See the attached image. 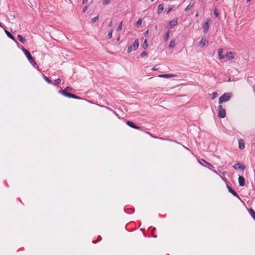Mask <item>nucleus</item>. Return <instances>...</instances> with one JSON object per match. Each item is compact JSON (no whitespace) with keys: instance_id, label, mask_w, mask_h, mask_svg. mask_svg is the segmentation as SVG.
<instances>
[{"instance_id":"5","label":"nucleus","mask_w":255,"mask_h":255,"mask_svg":"<svg viewBox=\"0 0 255 255\" xmlns=\"http://www.w3.org/2000/svg\"><path fill=\"white\" fill-rule=\"evenodd\" d=\"M233 167L236 170L240 169L242 171H244L246 168V166L243 163L238 162L234 164Z\"/></svg>"},{"instance_id":"41","label":"nucleus","mask_w":255,"mask_h":255,"mask_svg":"<svg viewBox=\"0 0 255 255\" xmlns=\"http://www.w3.org/2000/svg\"><path fill=\"white\" fill-rule=\"evenodd\" d=\"M87 6H86L85 7H84L83 11H85L87 10Z\"/></svg>"},{"instance_id":"14","label":"nucleus","mask_w":255,"mask_h":255,"mask_svg":"<svg viewBox=\"0 0 255 255\" xmlns=\"http://www.w3.org/2000/svg\"><path fill=\"white\" fill-rule=\"evenodd\" d=\"M227 188L228 189L229 192L232 193L234 196L237 197L238 198H239L238 194L237 193L233 190L230 186H227Z\"/></svg>"},{"instance_id":"7","label":"nucleus","mask_w":255,"mask_h":255,"mask_svg":"<svg viewBox=\"0 0 255 255\" xmlns=\"http://www.w3.org/2000/svg\"><path fill=\"white\" fill-rule=\"evenodd\" d=\"M177 20H171L167 25L166 28L168 29L172 28L174 26H175L177 24Z\"/></svg>"},{"instance_id":"36","label":"nucleus","mask_w":255,"mask_h":255,"mask_svg":"<svg viewBox=\"0 0 255 255\" xmlns=\"http://www.w3.org/2000/svg\"><path fill=\"white\" fill-rule=\"evenodd\" d=\"M202 160L205 162L206 163V164H207L208 165H209L210 166H211V167H213L212 165L210 163H209V162L206 161L204 159H202Z\"/></svg>"},{"instance_id":"40","label":"nucleus","mask_w":255,"mask_h":255,"mask_svg":"<svg viewBox=\"0 0 255 255\" xmlns=\"http://www.w3.org/2000/svg\"><path fill=\"white\" fill-rule=\"evenodd\" d=\"M112 25H113V22H112V21H111L110 22V23H109V25H109V26H112Z\"/></svg>"},{"instance_id":"17","label":"nucleus","mask_w":255,"mask_h":255,"mask_svg":"<svg viewBox=\"0 0 255 255\" xmlns=\"http://www.w3.org/2000/svg\"><path fill=\"white\" fill-rule=\"evenodd\" d=\"M208 42V41L206 40L204 38H202V39L199 42V45L201 47H203L205 46V44Z\"/></svg>"},{"instance_id":"39","label":"nucleus","mask_w":255,"mask_h":255,"mask_svg":"<svg viewBox=\"0 0 255 255\" xmlns=\"http://www.w3.org/2000/svg\"><path fill=\"white\" fill-rule=\"evenodd\" d=\"M158 69V68H156V66H155V67H153V68H152V71H156V70H157Z\"/></svg>"},{"instance_id":"52","label":"nucleus","mask_w":255,"mask_h":255,"mask_svg":"<svg viewBox=\"0 0 255 255\" xmlns=\"http://www.w3.org/2000/svg\"><path fill=\"white\" fill-rule=\"evenodd\" d=\"M195 16H198V13H196V15H195Z\"/></svg>"},{"instance_id":"49","label":"nucleus","mask_w":255,"mask_h":255,"mask_svg":"<svg viewBox=\"0 0 255 255\" xmlns=\"http://www.w3.org/2000/svg\"><path fill=\"white\" fill-rule=\"evenodd\" d=\"M152 237H154V238H156V236H154V235H153Z\"/></svg>"},{"instance_id":"9","label":"nucleus","mask_w":255,"mask_h":255,"mask_svg":"<svg viewBox=\"0 0 255 255\" xmlns=\"http://www.w3.org/2000/svg\"><path fill=\"white\" fill-rule=\"evenodd\" d=\"M59 92L65 97L73 98V94L66 92L65 90H60Z\"/></svg>"},{"instance_id":"6","label":"nucleus","mask_w":255,"mask_h":255,"mask_svg":"<svg viewBox=\"0 0 255 255\" xmlns=\"http://www.w3.org/2000/svg\"><path fill=\"white\" fill-rule=\"evenodd\" d=\"M210 21H211L210 19L209 18H207L206 19L205 22L204 23L203 26V32L204 33H206L207 32L208 29H209V23H210Z\"/></svg>"},{"instance_id":"16","label":"nucleus","mask_w":255,"mask_h":255,"mask_svg":"<svg viewBox=\"0 0 255 255\" xmlns=\"http://www.w3.org/2000/svg\"><path fill=\"white\" fill-rule=\"evenodd\" d=\"M164 9V5L163 4H160L158 5L157 8V13L158 14H160Z\"/></svg>"},{"instance_id":"23","label":"nucleus","mask_w":255,"mask_h":255,"mask_svg":"<svg viewBox=\"0 0 255 255\" xmlns=\"http://www.w3.org/2000/svg\"><path fill=\"white\" fill-rule=\"evenodd\" d=\"M175 46V40H171L170 42L169 45V47L170 48H172Z\"/></svg>"},{"instance_id":"34","label":"nucleus","mask_w":255,"mask_h":255,"mask_svg":"<svg viewBox=\"0 0 255 255\" xmlns=\"http://www.w3.org/2000/svg\"><path fill=\"white\" fill-rule=\"evenodd\" d=\"M111 0H103V4H107L110 2Z\"/></svg>"},{"instance_id":"2","label":"nucleus","mask_w":255,"mask_h":255,"mask_svg":"<svg viewBox=\"0 0 255 255\" xmlns=\"http://www.w3.org/2000/svg\"><path fill=\"white\" fill-rule=\"evenodd\" d=\"M22 51L23 53H24L25 55L27 57V59L29 60V61L30 62L31 64H36V63L34 59H33L30 52L27 50V49H25L24 48H22Z\"/></svg>"},{"instance_id":"32","label":"nucleus","mask_w":255,"mask_h":255,"mask_svg":"<svg viewBox=\"0 0 255 255\" xmlns=\"http://www.w3.org/2000/svg\"><path fill=\"white\" fill-rule=\"evenodd\" d=\"M146 56H147V54L146 51H143L140 54V57L141 58H143Z\"/></svg>"},{"instance_id":"44","label":"nucleus","mask_w":255,"mask_h":255,"mask_svg":"<svg viewBox=\"0 0 255 255\" xmlns=\"http://www.w3.org/2000/svg\"><path fill=\"white\" fill-rule=\"evenodd\" d=\"M117 40H118V41H119V40H120V36H119L117 37Z\"/></svg>"},{"instance_id":"21","label":"nucleus","mask_w":255,"mask_h":255,"mask_svg":"<svg viewBox=\"0 0 255 255\" xmlns=\"http://www.w3.org/2000/svg\"><path fill=\"white\" fill-rule=\"evenodd\" d=\"M5 32L9 38H10L12 40H15L14 36L8 31L5 30Z\"/></svg>"},{"instance_id":"46","label":"nucleus","mask_w":255,"mask_h":255,"mask_svg":"<svg viewBox=\"0 0 255 255\" xmlns=\"http://www.w3.org/2000/svg\"><path fill=\"white\" fill-rule=\"evenodd\" d=\"M0 27H3V26H2V24H1V23L0 22Z\"/></svg>"},{"instance_id":"13","label":"nucleus","mask_w":255,"mask_h":255,"mask_svg":"<svg viewBox=\"0 0 255 255\" xmlns=\"http://www.w3.org/2000/svg\"><path fill=\"white\" fill-rule=\"evenodd\" d=\"M127 124L130 127L135 128V129H139L140 128L137 126H136L133 122L130 121H127Z\"/></svg>"},{"instance_id":"1","label":"nucleus","mask_w":255,"mask_h":255,"mask_svg":"<svg viewBox=\"0 0 255 255\" xmlns=\"http://www.w3.org/2000/svg\"><path fill=\"white\" fill-rule=\"evenodd\" d=\"M232 94L231 93H225L222 95L219 99V103L221 104L223 102H228L230 100Z\"/></svg>"},{"instance_id":"24","label":"nucleus","mask_w":255,"mask_h":255,"mask_svg":"<svg viewBox=\"0 0 255 255\" xmlns=\"http://www.w3.org/2000/svg\"><path fill=\"white\" fill-rule=\"evenodd\" d=\"M113 29H112L111 30H110L107 36V38H108V39H111L112 38V36H113Z\"/></svg>"},{"instance_id":"47","label":"nucleus","mask_w":255,"mask_h":255,"mask_svg":"<svg viewBox=\"0 0 255 255\" xmlns=\"http://www.w3.org/2000/svg\"><path fill=\"white\" fill-rule=\"evenodd\" d=\"M251 0H247V2H249V1H250Z\"/></svg>"},{"instance_id":"30","label":"nucleus","mask_w":255,"mask_h":255,"mask_svg":"<svg viewBox=\"0 0 255 255\" xmlns=\"http://www.w3.org/2000/svg\"><path fill=\"white\" fill-rule=\"evenodd\" d=\"M99 19V17H94L92 20H91V21L92 23H95L96 22V21H97Z\"/></svg>"},{"instance_id":"28","label":"nucleus","mask_w":255,"mask_h":255,"mask_svg":"<svg viewBox=\"0 0 255 255\" xmlns=\"http://www.w3.org/2000/svg\"><path fill=\"white\" fill-rule=\"evenodd\" d=\"M217 96H218V94H217V93H216V92H213V93H212V97H211V99H212V100H213V99H215V98L217 97Z\"/></svg>"},{"instance_id":"42","label":"nucleus","mask_w":255,"mask_h":255,"mask_svg":"<svg viewBox=\"0 0 255 255\" xmlns=\"http://www.w3.org/2000/svg\"><path fill=\"white\" fill-rule=\"evenodd\" d=\"M148 30H146L145 32H144V35L146 36L148 34Z\"/></svg>"},{"instance_id":"3","label":"nucleus","mask_w":255,"mask_h":255,"mask_svg":"<svg viewBox=\"0 0 255 255\" xmlns=\"http://www.w3.org/2000/svg\"><path fill=\"white\" fill-rule=\"evenodd\" d=\"M138 47V41L136 39L134 42L128 48V53H131L132 51H135Z\"/></svg>"},{"instance_id":"43","label":"nucleus","mask_w":255,"mask_h":255,"mask_svg":"<svg viewBox=\"0 0 255 255\" xmlns=\"http://www.w3.org/2000/svg\"><path fill=\"white\" fill-rule=\"evenodd\" d=\"M227 81H228V82H231V81H232L231 78L230 77H229Z\"/></svg>"},{"instance_id":"26","label":"nucleus","mask_w":255,"mask_h":255,"mask_svg":"<svg viewBox=\"0 0 255 255\" xmlns=\"http://www.w3.org/2000/svg\"><path fill=\"white\" fill-rule=\"evenodd\" d=\"M169 34H170V31L168 30L165 34V36H164V40L165 41H167L168 38H169Z\"/></svg>"},{"instance_id":"10","label":"nucleus","mask_w":255,"mask_h":255,"mask_svg":"<svg viewBox=\"0 0 255 255\" xmlns=\"http://www.w3.org/2000/svg\"><path fill=\"white\" fill-rule=\"evenodd\" d=\"M176 76L175 75L172 74H161V75H158L159 77L165 78H171V77H174Z\"/></svg>"},{"instance_id":"51","label":"nucleus","mask_w":255,"mask_h":255,"mask_svg":"<svg viewBox=\"0 0 255 255\" xmlns=\"http://www.w3.org/2000/svg\"><path fill=\"white\" fill-rule=\"evenodd\" d=\"M99 238H100V240H101V239H102V237H99Z\"/></svg>"},{"instance_id":"53","label":"nucleus","mask_w":255,"mask_h":255,"mask_svg":"<svg viewBox=\"0 0 255 255\" xmlns=\"http://www.w3.org/2000/svg\"><path fill=\"white\" fill-rule=\"evenodd\" d=\"M154 0H151V1H153Z\"/></svg>"},{"instance_id":"37","label":"nucleus","mask_w":255,"mask_h":255,"mask_svg":"<svg viewBox=\"0 0 255 255\" xmlns=\"http://www.w3.org/2000/svg\"><path fill=\"white\" fill-rule=\"evenodd\" d=\"M73 99H80V98L78 96H76V95H73Z\"/></svg>"},{"instance_id":"4","label":"nucleus","mask_w":255,"mask_h":255,"mask_svg":"<svg viewBox=\"0 0 255 255\" xmlns=\"http://www.w3.org/2000/svg\"><path fill=\"white\" fill-rule=\"evenodd\" d=\"M218 117L224 118L226 117V111L222 105H219L218 108Z\"/></svg>"},{"instance_id":"45","label":"nucleus","mask_w":255,"mask_h":255,"mask_svg":"<svg viewBox=\"0 0 255 255\" xmlns=\"http://www.w3.org/2000/svg\"><path fill=\"white\" fill-rule=\"evenodd\" d=\"M190 4L188 5V6L186 7V10L189 8Z\"/></svg>"},{"instance_id":"22","label":"nucleus","mask_w":255,"mask_h":255,"mask_svg":"<svg viewBox=\"0 0 255 255\" xmlns=\"http://www.w3.org/2000/svg\"><path fill=\"white\" fill-rule=\"evenodd\" d=\"M43 78L44 80L49 84H52L53 85H55V84L52 81L49 80L46 76L43 75Z\"/></svg>"},{"instance_id":"48","label":"nucleus","mask_w":255,"mask_h":255,"mask_svg":"<svg viewBox=\"0 0 255 255\" xmlns=\"http://www.w3.org/2000/svg\"><path fill=\"white\" fill-rule=\"evenodd\" d=\"M92 242H93V243H94V244L96 243V241H93Z\"/></svg>"},{"instance_id":"15","label":"nucleus","mask_w":255,"mask_h":255,"mask_svg":"<svg viewBox=\"0 0 255 255\" xmlns=\"http://www.w3.org/2000/svg\"><path fill=\"white\" fill-rule=\"evenodd\" d=\"M223 50L222 48H219L218 51L219 58L220 59H223L225 58V56L222 54Z\"/></svg>"},{"instance_id":"8","label":"nucleus","mask_w":255,"mask_h":255,"mask_svg":"<svg viewBox=\"0 0 255 255\" xmlns=\"http://www.w3.org/2000/svg\"><path fill=\"white\" fill-rule=\"evenodd\" d=\"M59 92L65 97L73 98V94L66 92L65 90H60Z\"/></svg>"},{"instance_id":"27","label":"nucleus","mask_w":255,"mask_h":255,"mask_svg":"<svg viewBox=\"0 0 255 255\" xmlns=\"http://www.w3.org/2000/svg\"><path fill=\"white\" fill-rule=\"evenodd\" d=\"M147 40L145 39L142 45V48L144 49H146L147 48V47H148V45H147Z\"/></svg>"},{"instance_id":"29","label":"nucleus","mask_w":255,"mask_h":255,"mask_svg":"<svg viewBox=\"0 0 255 255\" xmlns=\"http://www.w3.org/2000/svg\"><path fill=\"white\" fill-rule=\"evenodd\" d=\"M64 90H65L66 92H67L68 91L73 92L74 90L72 87H67L66 88H65V89Z\"/></svg>"},{"instance_id":"11","label":"nucleus","mask_w":255,"mask_h":255,"mask_svg":"<svg viewBox=\"0 0 255 255\" xmlns=\"http://www.w3.org/2000/svg\"><path fill=\"white\" fill-rule=\"evenodd\" d=\"M238 180L239 185L241 186H244L245 185V179L243 176H240Z\"/></svg>"},{"instance_id":"33","label":"nucleus","mask_w":255,"mask_h":255,"mask_svg":"<svg viewBox=\"0 0 255 255\" xmlns=\"http://www.w3.org/2000/svg\"><path fill=\"white\" fill-rule=\"evenodd\" d=\"M54 81L56 82V84H60L61 80L60 78L56 79L54 80Z\"/></svg>"},{"instance_id":"31","label":"nucleus","mask_w":255,"mask_h":255,"mask_svg":"<svg viewBox=\"0 0 255 255\" xmlns=\"http://www.w3.org/2000/svg\"><path fill=\"white\" fill-rule=\"evenodd\" d=\"M122 29V22H121L120 25L117 27L116 30L118 31H120Z\"/></svg>"},{"instance_id":"50","label":"nucleus","mask_w":255,"mask_h":255,"mask_svg":"<svg viewBox=\"0 0 255 255\" xmlns=\"http://www.w3.org/2000/svg\"><path fill=\"white\" fill-rule=\"evenodd\" d=\"M204 0H199V1H203Z\"/></svg>"},{"instance_id":"35","label":"nucleus","mask_w":255,"mask_h":255,"mask_svg":"<svg viewBox=\"0 0 255 255\" xmlns=\"http://www.w3.org/2000/svg\"><path fill=\"white\" fill-rule=\"evenodd\" d=\"M214 14L216 15V16H218V15L219 14V12H218V9H215L214 10Z\"/></svg>"},{"instance_id":"20","label":"nucleus","mask_w":255,"mask_h":255,"mask_svg":"<svg viewBox=\"0 0 255 255\" xmlns=\"http://www.w3.org/2000/svg\"><path fill=\"white\" fill-rule=\"evenodd\" d=\"M17 39L22 43H23V44L25 43V40L21 35H17Z\"/></svg>"},{"instance_id":"12","label":"nucleus","mask_w":255,"mask_h":255,"mask_svg":"<svg viewBox=\"0 0 255 255\" xmlns=\"http://www.w3.org/2000/svg\"><path fill=\"white\" fill-rule=\"evenodd\" d=\"M226 57L227 58V60H230L233 59L234 58V57L233 56V53L232 52H227L226 54Z\"/></svg>"},{"instance_id":"19","label":"nucleus","mask_w":255,"mask_h":255,"mask_svg":"<svg viewBox=\"0 0 255 255\" xmlns=\"http://www.w3.org/2000/svg\"><path fill=\"white\" fill-rule=\"evenodd\" d=\"M173 8V6L171 5H169L168 8L167 9L166 8L164 11V13L165 14L167 15L169 14V12L172 10Z\"/></svg>"},{"instance_id":"18","label":"nucleus","mask_w":255,"mask_h":255,"mask_svg":"<svg viewBox=\"0 0 255 255\" xmlns=\"http://www.w3.org/2000/svg\"><path fill=\"white\" fill-rule=\"evenodd\" d=\"M239 147L241 149H243L245 148V144L244 140L242 139L239 140Z\"/></svg>"},{"instance_id":"38","label":"nucleus","mask_w":255,"mask_h":255,"mask_svg":"<svg viewBox=\"0 0 255 255\" xmlns=\"http://www.w3.org/2000/svg\"><path fill=\"white\" fill-rule=\"evenodd\" d=\"M88 1V0H82L83 4H86Z\"/></svg>"},{"instance_id":"25","label":"nucleus","mask_w":255,"mask_h":255,"mask_svg":"<svg viewBox=\"0 0 255 255\" xmlns=\"http://www.w3.org/2000/svg\"><path fill=\"white\" fill-rule=\"evenodd\" d=\"M141 23H142V19L139 18L138 19V20L137 21L135 25L137 27H139L141 26Z\"/></svg>"}]
</instances>
